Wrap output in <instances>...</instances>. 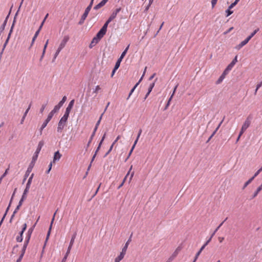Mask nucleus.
<instances>
[{"instance_id": "47", "label": "nucleus", "mask_w": 262, "mask_h": 262, "mask_svg": "<svg viewBox=\"0 0 262 262\" xmlns=\"http://www.w3.org/2000/svg\"><path fill=\"white\" fill-rule=\"evenodd\" d=\"M26 199V198H23V194L22 195V196H21V198L20 199V200L19 201V203H18V205H19V206H21V205H22V203L23 202V201Z\"/></svg>"}, {"instance_id": "10", "label": "nucleus", "mask_w": 262, "mask_h": 262, "mask_svg": "<svg viewBox=\"0 0 262 262\" xmlns=\"http://www.w3.org/2000/svg\"><path fill=\"white\" fill-rule=\"evenodd\" d=\"M90 10H91V9H90V8H88L87 7L86 8V9L85 10L84 13H83V14L81 16V19H80V20L79 22V24L81 25V24H82L84 23V21L85 20V19H86V17L88 16V14H89V13Z\"/></svg>"}, {"instance_id": "45", "label": "nucleus", "mask_w": 262, "mask_h": 262, "mask_svg": "<svg viewBox=\"0 0 262 262\" xmlns=\"http://www.w3.org/2000/svg\"><path fill=\"white\" fill-rule=\"evenodd\" d=\"M262 171V167L261 168H260L255 173V174H254V176L253 177H254V178H255L256 176H257L259 173Z\"/></svg>"}, {"instance_id": "21", "label": "nucleus", "mask_w": 262, "mask_h": 262, "mask_svg": "<svg viewBox=\"0 0 262 262\" xmlns=\"http://www.w3.org/2000/svg\"><path fill=\"white\" fill-rule=\"evenodd\" d=\"M132 235H133V233H132L130 235V237H129V239L126 242V243H125V244L123 248H122L123 249H124V250L125 249V250L127 251V248H128V246L129 243L132 241Z\"/></svg>"}, {"instance_id": "5", "label": "nucleus", "mask_w": 262, "mask_h": 262, "mask_svg": "<svg viewBox=\"0 0 262 262\" xmlns=\"http://www.w3.org/2000/svg\"><path fill=\"white\" fill-rule=\"evenodd\" d=\"M48 14H47L46 15V16H45V17L44 19L43 20V21H42V23H41V25H40V27H39V28L38 30L35 32V34H34V37H33L32 40V42H31V46L33 45V44L34 43V41H35V40L36 38H37V37L38 36V34H39V32H40V31L41 30V28H42V26H43V24H44V23H45V21L46 19H47V18L48 17Z\"/></svg>"}, {"instance_id": "58", "label": "nucleus", "mask_w": 262, "mask_h": 262, "mask_svg": "<svg viewBox=\"0 0 262 262\" xmlns=\"http://www.w3.org/2000/svg\"><path fill=\"white\" fill-rule=\"evenodd\" d=\"M237 56H236L233 59V60L231 62L233 63V64H235V63L237 62Z\"/></svg>"}, {"instance_id": "19", "label": "nucleus", "mask_w": 262, "mask_h": 262, "mask_svg": "<svg viewBox=\"0 0 262 262\" xmlns=\"http://www.w3.org/2000/svg\"><path fill=\"white\" fill-rule=\"evenodd\" d=\"M105 4L106 3H105V2L102 0L100 3H99L98 4L96 5L94 7V9L95 10H98V9H100V8H101L102 7H103V6H104L105 5Z\"/></svg>"}, {"instance_id": "7", "label": "nucleus", "mask_w": 262, "mask_h": 262, "mask_svg": "<svg viewBox=\"0 0 262 262\" xmlns=\"http://www.w3.org/2000/svg\"><path fill=\"white\" fill-rule=\"evenodd\" d=\"M69 40V37L68 36H64L62 40L61 41L58 49L61 51L62 49L66 46Z\"/></svg>"}, {"instance_id": "49", "label": "nucleus", "mask_w": 262, "mask_h": 262, "mask_svg": "<svg viewBox=\"0 0 262 262\" xmlns=\"http://www.w3.org/2000/svg\"><path fill=\"white\" fill-rule=\"evenodd\" d=\"M121 10V8H118L117 9H116L113 12V13L114 14H115L116 16H117V14L120 12V11Z\"/></svg>"}, {"instance_id": "61", "label": "nucleus", "mask_w": 262, "mask_h": 262, "mask_svg": "<svg viewBox=\"0 0 262 262\" xmlns=\"http://www.w3.org/2000/svg\"><path fill=\"white\" fill-rule=\"evenodd\" d=\"M120 136H118L116 138V140L113 142V144H113V145H114V144H115V143L118 141V140L120 139Z\"/></svg>"}, {"instance_id": "43", "label": "nucleus", "mask_w": 262, "mask_h": 262, "mask_svg": "<svg viewBox=\"0 0 262 262\" xmlns=\"http://www.w3.org/2000/svg\"><path fill=\"white\" fill-rule=\"evenodd\" d=\"M138 85V83H137L134 86V88L131 90L129 94V95H128V98L131 96V95L132 94V93H133V92L135 91V89L136 88V87L137 86V85Z\"/></svg>"}, {"instance_id": "9", "label": "nucleus", "mask_w": 262, "mask_h": 262, "mask_svg": "<svg viewBox=\"0 0 262 262\" xmlns=\"http://www.w3.org/2000/svg\"><path fill=\"white\" fill-rule=\"evenodd\" d=\"M66 123L67 122L60 120L59 122H58V126L57 128V131L58 133H60L62 132V130L66 125Z\"/></svg>"}, {"instance_id": "56", "label": "nucleus", "mask_w": 262, "mask_h": 262, "mask_svg": "<svg viewBox=\"0 0 262 262\" xmlns=\"http://www.w3.org/2000/svg\"><path fill=\"white\" fill-rule=\"evenodd\" d=\"M100 123V120H98V121H97V123H96V126H95V128H94V129H95V132H96V131L97 130V128H98V126H99V125Z\"/></svg>"}, {"instance_id": "12", "label": "nucleus", "mask_w": 262, "mask_h": 262, "mask_svg": "<svg viewBox=\"0 0 262 262\" xmlns=\"http://www.w3.org/2000/svg\"><path fill=\"white\" fill-rule=\"evenodd\" d=\"M52 117L51 116V115H49L47 119L46 120V121L42 123V125H41V127L40 128V133L41 134V132L42 130V129L46 127V126L47 125V124L48 123V122L51 120V119H52Z\"/></svg>"}, {"instance_id": "37", "label": "nucleus", "mask_w": 262, "mask_h": 262, "mask_svg": "<svg viewBox=\"0 0 262 262\" xmlns=\"http://www.w3.org/2000/svg\"><path fill=\"white\" fill-rule=\"evenodd\" d=\"M110 22H108V20H107L105 23L104 24L103 26L102 27L101 29H102L103 30L105 31L106 32V30H107V26H108V24L110 23Z\"/></svg>"}, {"instance_id": "41", "label": "nucleus", "mask_w": 262, "mask_h": 262, "mask_svg": "<svg viewBox=\"0 0 262 262\" xmlns=\"http://www.w3.org/2000/svg\"><path fill=\"white\" fill-rule=\"evenodd\" d=\"M116 17V16L113 13L111 14V16H110V17L108 18V19H107V20L108 21V22H111V21H112L115 17Z\"/></svg>"}, {"instance_id": "29", "label": "nucleus", "mask_w": 262, "mask_h": 262, "mask_svg": "<svg viewBox=\"0 0 262 262\" xmlns=\"http://www.w3.org/2000/svg\"><path fill=\"white\" fill-rule=\"evenodd\" d=\"M223 120L219 123V125L216 128V129H215V130L213 132V133H212V134L211 135V136L209 138V139H210L215 135V134L216 133L217 130L219 129V128L221 126V125L222 123H223Z\"/></svg>"}, {"instance_id": "22", "label": "nucleus", "mask_w": 262, "mask_h": 262, "mask_svg": "<svg viewBox=\"0 0 262 262\" xmlns=\"http://www.w3.org/2000/svg\"><path fill=\"white\" fill-rule=\"evenodd\" d=\"M235 64L231 62L225 69V73H229L233 68Z\"/></svg>"}, {"instance_id": "25", "label": "nucleus", "mask_w": 262, "mask_h": 262, "mask_svg": "<svg viewBox=\"0 0 262 262\" xmlns=\"http://www.w3.org/2000/svg\"><path fill=\"white\" fill-rule=\"evenodd\" d=\"M129 45H128L127 46V47L125 48L124 51L122 53V54H121L120 57L119 58V59H121V60H122V59L124 58V57L126 55V54L129 49Z\"/></svg>"}, {"instance_id": "15", "label": "nucleus", "mask_w": 262, "mask_h": 262, "mask_svg": "<svg viewBox=\"0 0 262 262\" xmlns=\"http://www.w3.org/2000/svg\"><path fill=\"white\" fill-rule=\"evenodd\" d=\"M43 145V141H40L39 143H38V146H37V148L36 149V150L35 151V154H36V157H38V154L39 153L41 148L42 147Z\"/></svg>"}, {"instance_id": "64", "label": "nucleus", "mask_w": 262, "mask_h": 262, "mask_svg": "<svg viewBox=\"0 0 262 262\" xmlns=\"http://www.w3.org/2000/svg\"><path fill=\"white\" fill-rule=\"evenodd\" d=\"M45 107H46V105H42L41 108H40V110L41 113H42L43 112Z\"/></svg>"}, {"instance_id": "39", "label": "nucleus", "mask_w": 262, "mask_h": 262, "mask_svg": "<svg viewBox=\"0 0 262 262\" xmlns=\"http://www.w3.org/2000/svg\"><path fill=\"white\" fill-rule=\"evenodd\" d=\"M8 169H7L4 173L1 176V177L0 178V184L2 182V181L3 180V179L7 174L8 173Z\"/></svg>"}, {"instance_id": "18", "label": "nucleus", "mask_w": 262, "mask_h": 262, "mask_svg": "<svg viewBox=\"0 0 262 262\" xmlns=\"http://www.w3.org/2000/svg\"><path fill=\"white\" fill-rule=\"evenodd\" d=\"M229 73H225V70L223 72L222 75L220 77L219 79L217 81V83H220L223 79L225 78L226 75H227Z\"/></svg>"}, {"instance_id": "40", "label": "nucleus", "mask_w": 262, "mask_h": 262, "mask_svg": "<svg viewBox=\"0 0 262 262\" xmlns=\"http://www.w3.org/2000/svg\"><path fill=\"white\" fill-rule=\"evenodd\" d=\"M100 40V39L98 38L96 36L93 38L92 41L94 43V44L96 45L99 41Z\"/></svg>"}, {"instance_id": "52", "label": "nucleus", "mask_w": 262, "mask_h": 262, "mask_svg": "<svg viewBox=\"0 0 262 262\" xmlns=\"http://www.w3.org/2000/svg\"><path fill=\"white\" fill-rule=\"evenodd\" d=\"M233 29V27H230L228 30H227L226 31H225L224 33V34L226 35L227 34H228V33H229L231 30H232Z\"/></svg>"}, {"instance_id": "44", "label": "nucleus", "mask_w": 262, "mask_h": 262, "mask_svg": "<svg viewBox=\"0 0 262 262\" xmlns=\"http://www.w3.org/2000/svg\"><path fill=\"white\" fill-rule=\"evenodd\" d=\"M154 0H149V4H148V5L146 6L145 8V11H147L148 10L149 8L150 7V5L152 4Z\"/></svg>"}, {"instance_id": "13", "label": "nucleus", "mask_w": 262, "mask_h": 262, "mask_svg": "<svg viewBox=\"0 0 262 262\" xmlns=\"http://www.w3.org/2000/svg\"><path fill=\"white\" fill-rule=\"evenodd\" d=\"M126 251L125 249H122V251L120 252V254L115 259L116 260L119 261H121L124 257L126 254Z\"/></svg>"}, {"instance_id": "36", "label": "nucleus", "mask_w": 262, "mask_h": 262, "mask_svg": "<svg viewBox=\"0 0 262 262\" xmlns=\"http://www.w3.org/2000/svg\"><path fill=\"white\" fill-rule=\"evenodd\" d=\"M105 134H104V135H103V136L102 137V139H101V141H100V143H99V145H98V147H97V149H96V151H95V152H96V153H97V152H98V151L99 150V148H100V146H101V145L102 143L103 142V140H104V138H105Z\"/></svg>"}, {"instance_id": "26", "label": "nucleus", "mask_w": 262, "mask_h": 262, "mask_svg": "<svg viewBox=\"0 0 262 262\" xmlns=\"http://www.w3.org/2000/svg\"><path fill=\"white\" fill-rule=\"evenodd\" d=\"M24 230H21L19 233V235L16 237V241L17 242H21L23 241V234Z\"/></svg>"}, {"instance_id": "32", "label": "nucleus", "mask_w": 262, "mask_h": 262, "mask_svg": "<svg viewBox=\"0 0 262 262\" xmlns=\"http://www.w3.org/2000/svg\"><path fill=\"white\" fill-rule=\"evenodd\" d=\"M11 33H12V29H11V30L10 31V32L9 33V34H8V37H7V39H6L4 45L3 49H4L6 47L7 44L8 43V41L9 40V38L10 37V35H11Z\"/></svg>"}, {"instance_id": "27", "label": "nucleus", "mask_w": 262, "mask_h": 262, "mask_svg": "<svg viewBox=\"0 0 262 262\" xmlns=\"http://www.w3.org/2000/svg\"><path fill=\"white\" fill-rule=\"evenodd\" d=\"M254 177H252L249 180H248L245 183L243 189H245L254 179Z\"/></svg>"}, {"instance_id": "4", "label": "nucleus", "mask_w": 262, "mask_h": 262, "mask_svg": "<svg viewBox=\"0 0 262 262\" xmlns=\"http://www.w3.org/2000/svg\"><path fill=\"white\" fill-rule=\"evenodd\" d=\"M215 234V232H214L211 236H210V237L209 238V239L206 242V243L201 248V249H200V250L197 252V253L195 255V258H194V259L193 260V262H195V261L196 260L197 258H198L199 256L200 255V254H201V253L202 252V251H203V250L205 248V247L208 244V243L210 242L212 237H213V236Z\"/></svg>"}, {"instance_id": "11", "label": "nucleus", "mask_w": 262, "mask_h": 262, "mask_svg": "<svg viewBox=\"0 0 262 262\" xmlns=\"http://www.w3.org/2000/svg\"><path fill=\"white\" fill-rule=\"evenodd\" d=\"M61 156H62V155L59 152V151H56L54 153L53 159L51 162H52V163H54V164L57 161H58L60 159Z\"/></svg>"}, {"instance_id": "54", "label": "nucleus", "mask_w": 262, "mask_h": 262, "mask_svg": "<svg viewBox=\"0 0 262 262\" xmlns=\"http://www.w3.org/2000/svg\"><path fill=\"white\" fill-rule=\"evenodd\" d=\"M135 148L134 146H132V149L131 150H130L129 152V154L128 155V157L127 158V159H126V160H127V159L129 157V156L131 155L134 149Z\"/></svg>"}, {"instance_id": "2", "label": "nucleus", "mask_w": 262, "mask_h": 262, "mask_svg": "<svg viewBox=\"0 0 262 262\" xmlns=\"http://www.w3.org/2000/svg\"><path fill=\"white\" fill-rule=\"evenodd\" d=\"M259 31V29H257L255 30L252 33H251V34L248 36L244 40L242 41L239 45H238L236 47L235 49L237 50H239L241 49L243 46L246 45L249 41L255 35V34Z\"/></svg>"}, {"instance_id": "6", "label": "nucleus", "mask_w": 262, "mask_h": 262, "mask_svg": "<svg viewBox=\"0 0 262 262\" xmlns=\"http://www.w3.org/2000/svg\"><path fill=\"white\" fill-rule=\"evenodd\" d=\"M251 117L250 116L246 118V120L245 121L242 126V132H245V130L249 127L251 124Z\"/></svg>"}, {"instance_id": "33", "label": "nucleus", "mask_w": 262, "mask_h": 262, "mask_svg": "<svg viewBox=\"0 0 262 262\" xmlns=\"http://www.w3.org/2000/svg\"><path fill=\"white\" fill-rule=\"evenodd\" d=\"M66 100H67V97L66 96L63 97L62 100L59 102V103L57 105H58L59 106L61 107L63 105V103L66 101Z\"/></svg>"}, {"instance_id": "30", "label": "nucleus", "mask_w": 262, "mask_h": 262, "mask_svg": "<svg viewBox=\"0 0 262 262\" xmlns=\"http://www.w3.org/2000/svg\"><path fill=\"white\" fill-rule=\"evenodd\" d=\"M122 60L121 59H118L117 61L116 62L115 66V70H117L119 67H120V63L121 62Z\"/></svg>"}, {"instance_id": "51", "label": "nucleus", "mask_w": 262, "mask_h": 262, "mask_svg": "<svg viewBox=\"0 0 262 262\" xmlns=\"http://www.w3.org/2000/svg\"><path fill=\"white\" fill-rule=\"evenodd\" d=\"M69 254V253H68V252H67V253H66L65 256H64L63 258L62 259L61 262H65L66 261V259L67 258V257H68Z\"/></svg>"}, {"instance_id": "59", "label": "nucleus", "mask_w": 262, "mask_h": 262, "mask_svg": "<svg viewBox=\"0 0 262 262\" xmlns=\"http://www.w3.org/2000/svg\"><path fill=\"white\" fill-rule=\"evenodd\" d=\"M94 0H91L89 5L87 7L88 8H90V9H91L92 5L93 4Z\"/></svg>"}, {"instance_id": "50", "label": "nucleus", "mask_w": 262, "mask_h": 262, "mask_svg": "<svg viewBox=\"0 0 262 262\" xmlns=\"http://www.w3.org/2000/svg\"><path fill=\"white\" fill-rule=\"evenodd\" d=\"M52 162H51L49 165V168H48V170L47 171V173H49L50 171V170H51L52 169Z\"/></svg>"}, {"instance_id": "35", "label": "nucleus", "mask_w": 262, "mask_h": 262, "mask_svg": "<svg viewBox=\"0 0 262 262\" xmlns=\"http://www.w3.org/2000/svg\"><path fill=\"white\" fill-rule=\"evenodd\" d=\"M260 191V190H259L258 188H257L256 190L254 191V192L252 194L251 198L252 199L255 198L258 195V194L259 193V192Z\"/></svg>"}, {"instance_id": "14", "label": "nucleus", "mask_w": 262, "mask_h": 262, "mask_svg": "<svg viewBox=\"0 0 262 262\" xmlns=\"http://www.w3.org/2000/svg\"><path fill=\"white\" fill-rule=\"evenodd\" d=\"M75 237H76V234H74L73 235V236H72V238H71V241H70V243L69 246V247H68V250H67V252H68V253H70V251H71V248H72V246H73V243H74V240H75Z\"/></svg>"}, {"instance_id": "8", "label": "nucleus", "mask_w": 262, "mask_h": 262, "mask_svg": "<svg viewBox=\"0 0 262 262\" xmlns=\"http://www.w3.org/2000/svg\"><path fill=\"white\" fill-rule=\"evenodd\" d=\"M181 248L179 247H178L174 252L172 253V254L170 256V257L168 258V260L166 262H171L177 256L179 252L181 251Z\"/></svg>"}, {"instance_id": "34", "label": "nucleus", "mask_w": 262, "mask_h": 262, "mask_svg": "<svg viewBox=\"0 0 262 262\" xmlns=\"http://www.w3.org/2000/svg\"><path fill=\"white\" fill-rule=\"evenodd\" d=\"M155 82H153L152 83H151L149 86V88H148V92H147V95H149L150 94V93L151 92L153 88L155 86Z\"/></svg>"}, {"instance_id": "38", "label": "nucleus", "mask_w": 262, "mask_h": 262, "mask_svg": "<svg viewBox=\"0 0 262 262\" xmlns=\"http://www.w3.org/2000/svg\"><path fill=\"white\" fill-rule=\"evenodd\" d=\"M231 9L232 8H229V7L228 9L226 11V13H227L226 16H229L233 13V11L231 10Z\"/></svg>"}, {"instance_id": "57", "label": "nucleus", "mask_w": 262, "mask_h": 262, "mask_svg": "<svg viewBox=\"0 0 262 262\" xmlns=\"http://www.w3.org/2000/svg\"><path fill=\"white\" fill-rule=\"evenodd\" d=\"M126 180V177H125L123 180V182H121V184L118 187V189L120 188L124 184V183L125 182Z\"/></svg>"}, {"instance_id": "42", "label": "nucleus", "mask_w": 262, "mask_h": 262, "mask_svg": "<svg viewBox=\"0 0 262 262\" xmlns=\"http://www.w3.org/2000/svg\"><path fill=\"white\" fill-rule=\"evenodd\" d=\"M239 1V0H235L234 3H232L229 6V8H233Z\"/></svg>"}, {"instance_id": "46", "label": "nucleus", "mask_w": 262, "mask_h": 262, "mask_svg": "<svg viewBox=\"0 0 262 262\" xmlns=\"http://www.w3.org/2000/svg\"><path fill=\"white\" fill-rule=\"evenodd\" d=\"M31 169L28 168L26 174H25V178L24 179V182L26 180L27 177L28 176L29 172L31 171Z\"/></svg>"}, {"instance_id": "24", "label": "nucleus", "mask_w": 262, "mask_h": 262, "mask_svg": "<svg viewBox=\"0 0 262 262\" xmlns=\"http://www.w3.org/2000/svg\"><path fill=\"white\" fill-rule=\"evenodd\" d=\"M74 100H72V101H70V102L69 103L68 107H67L66 108V111L67 112H69L70 113L71 112V110L73 106V104H74Z\"/></svg>"}, {"instance_id": "60", "label": "nucleus", "mask_w": 262, "mask_h": 262, "mask_svg": "<svg viewBox=\"0 0 262 262\" xmlns=\"http://www.w3.org/2000/svg\"><path fill=\"white\" fill-rule=\"evenodd\" d=\"M262 86V81L256 85L257 90H258Z\"/></svg>"}, {"instance_id": "3", "label": "nucleus", "mask_w": 262, "mask_h": 262, "mask_svg": "<svg viewBox=\"0 0 262 262\" xmlns=\"http://www.w3.org/2000/svg\"><path fill=\"white\" fill-rule=\"evenodd\" d=\"M33 176H34V174L32 173L28 181V182L26 184V188H25V189L24 191L23 194L24 198H27V195L29 191V189H30V186H31V184L32 183V179L33 178Z\"/></svg>"}, {"instance_id": "20", "label": "nucleus", "mask_w": 262, "mask_h": 262, "mask_svg": "<svg viewBox=\"0 0 262 262\" xmlns=\"http://www.w3.org/2000/svg\"><path fill=\"white\" fill-rule=\"evenodd\" d=\"M70 112H67L66 111L63 117L60 119L61 120L63 121L66 122H67V120L68 119L69 116Z\"/></svg>"}, {"instance_id": "1", "label": "nucleus", "mask_w": 262, "mask_h": 262, "mask_svg": "<svg viewBox=\"0 0 262 262\" xmlns=\"http://www.w3.org/2000/svg\"><path fill=\"white\" fill-rule=\"evenodd\" d=\"M31 233H32V232L30 231V230L28 231V235H27V236L26 238V240H25L24 246H23V247L22 248V250H21V254L20 255L19 258L16 260V262H20L21 261V259H22V258H23V256L24 255V254L25 253L26 249L27 248V245L28 244L29 241L30 240V235L31 234Z\"/></svg>"}, {"instance_id": "31", "label": "nucleus", "mask_w": 262, "mask_h": 262, "mask_svg": "<svg viewBox=\"0 0 262 262\" xmlns=\"http://www.w3.org/2000/svg\"><path fill=\"white\" fill-rule=\"evenodd\" d=\"M11 33H12V29H11V30L10 31V32L9 33V34H8V37H7V39H6L4 45L3 49H4L6 47L7 44L8 43V41L9 40V38L10 37V35H11Z\"/></svg>"}, {"instance_id": "48", "label": "nucleus", "mask_w": 262, "mask_h": 262, "mask_svg": "<svg viewBox=\"0 0 262 262\" xmlns=\"http://www.w3.org/2000/svg\"><path fill=\"white\" fill-rule=\"evenodd\" d=\"M60 51H61V50L57 48V50H56V52L55 53V55H54V59L56 58L57 56L58 55V54H59V53H60Z\"/></svg>"}, {"instance_id": "17", "label": "nucleus", "mask_w": 262, "mask_h": 262, "mask_svg": "<svg viewBox=\"0 0 262 262\" xmlns=\"http://www.w3.org/2000/svg\"><path fill=\"white\" fill-rule=\"evenodd\" d=\"M106 32V31L101 29L97 33L96 36L98 38H100L101 39L105 34Z\"/></svg>"}, {"instance_id": "16", "label": "nucleus", "mask_w": 262, "mask_h": 262, "mask_svg": "<svg viewBox=\"0 0 262 262\" xmlns=\"http://www.w3.org/2000/svg\"><path fill=\"white\" fill-rule=\"evenodd\" d=\"M61 107L58 105H56L54 106L53 110L49 113V115H51L53 117L54 114L59 111Z\"/></svg>"}, {"instance_id": "23", "label": "nucleus", "mask_w": 262, "mask_h": 262, "mask_svg": "<svg viewBox=\"0 0 262 262\" xmlns=\"http://www.w3.org/2000/svg\"><path fill=\"white\" fill-rule=\"evenodd\" d=\"M30 108V105H29V106L28 107V108L27 109V110L25 111V113H24V115H23V117H22V118H21V121H20V124H23L24 121V120H25V118H26V116H27V114H28V112H29V111Z\"/></svg>"}, {"instance_id": "62", "label": "nucleus", "mask_w": 262, "mask_h": 262, "mask_svg": "<svg viewBox=\"0 0 262 262\" xmlns=\"http://www.w3.org/2000/svg\"><path fill=\"white\" fill-rule=\"evenodd\" d=\"M244 132H242V129L240 131V133H239V136L236 140V142L238 141V140H239V138L241 137V136L242 135V134L244 133Z\"/></svg>"}, {"instance_id": "53", "label": "nucleus", "mask_w": 262, "mask_h": 262, "mask_svg": "<svg viewBox=\"0 0 262 262\" xmlns=\"http://www.w3.org/2000/svg\"><path fill=\"white\" fill-rule=\"evenodd\" d=\"M100 90V87L99 85H97L95 87L94 92L97 93Z\"/></svg>"}, {"instance_id": "28", "label": "nucleus", "mask_w": 262, "mask_h": 262, "mask_svg": "<svg viewBox=\"0 0 262 262\" xmlns=\"http://www.w3.org/2000/svg\"><path fill=\"white\" fill-rule=\"evenodd\" d=\"M48 42H49V40L48 39L44 46V47H43V51H42V55L41 56V59L44 56V55L45 54V52H46V50L47 48V46H48Z\"/></svg>"}, {"instance_id": "55", "label": "nucleus", "mask_w": 262, "mask_h": 262, "mask_svg": "<svg viewBox=\"0 0 262 262\" xmlns=\"http://www.w3.org/2000/svg\"><path fill=\"white\" fill-rule=\"evenodd\" d=\"M217 0H212L211 1V4H212V7H214V6L215 5V4H216L217 3Z\"/></svg>"}, {"instance_id": "63", "label": "nucleus", "mask_w": 262, "mask_h": 262, "mask_svg": "<svg viewBox=\"0 0 262 262\" xmlns=\"http://www.w3.org/2000/svg\"><path fill=\"white\" fill-rule=\"evenodd\" d=\"M141 133H142V129H140L139 130V133H138V136H137V140L139 139L141 134Z\"/></svg>"}]
</instances>
